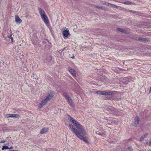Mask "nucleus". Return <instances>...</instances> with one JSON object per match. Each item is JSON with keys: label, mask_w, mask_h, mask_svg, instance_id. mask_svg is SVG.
<instances>
[{"label": "nucleus", "mask_w": 151, "mask_h": 151, "mask_svg": "<svg viewBox=\"0 0 151 151\" xmlns=\"http://www.w3.org/2000/svg\"><path fill=\"white\" fill-rule=\"evenodd\" d=\"M38 10L41 15V18L44 22L47 25L49 24V21L48 17L46 16L44 10L41 8H38Z\"/></svg>", "instance_id": "nucleus-1"}, {"label": "nucleus", "mask_w": 151, "mask_h": 151, "mask_svg": "<svg viewBox=\"0 0 151 151\" xmlns=\"http://www.w3.org/2000/svg\"><path fill=\"white\" fill-rule=\"evenodd\" d=\"M53 96V94L52 93H49L48 95L46 97L45 99H43L40 104L39 107L40 108H41L48 101L50 100Z\"/></svg>", "instance_id": "nucleus-2"}, {"label": "nucleus", "mask_w": 151, "mask_h": 151, "mask_svg": "<svg viewBox=\"0 0 151 151\" xmlns=\"http://www.w3.org/2000/svg\"><path fill=\"white\" fill-rule=\"evenodd\" d=\"M73 124L76 128H78L79 131L81 134H86V132H85L82 126L76 120L75 121L74 123H73Z\"/></svg>", "instance_id": "nucleus-3"}, {"label": "nucleus", "mask_w": 151, "mask_h": 151, "mask_svg": "<svg viewBox=\"0 0 151 151\" xmlns=\"http://www.w3.org/2000/svg\"><path fill=\"white\" fill-rule=\"evenodd\" d=\"M76 136L77 137H78L81 140H83L84 142H86V143H88V141L87 139H86V138L84 137L82 135H81V134L80 132H79L77 134Z\"/></svg>", "instance_id": "nucleus-4"}, {"label": "nucleus", "mask_w": 151, "mask_h": 151, "mask_svg": "<svg viewBox=\"0 0 151 151\" xmlns=\"http://www.w3.org/2000/svg\"><path fill=\"white\" fill-rule=\"evenodd\" d=\"M68 126L70 128V130L73 131L76 135L79 132L76 129L72 124H69Z\"/></svg>", "instance_id": "nucleus-5"}, {"label": "nucleus", "mask_w": 151, "mask_h": 151, "mask_svg": "<svg viewBox=\"0 0 151 151\" xmlns=\"http://www.w3.org/2000/svg\"><path fill=\"white\" fill-rule=\"evenodd\" d=\"M106 109L107 111L110 113L113 114L115 111L114 108L111 106L106 107Z\"/></svg>", "instance_id": "nucleus-6"}, {"label": "nucleus", "mask_w": 151, "mask_h": 151, "mask_svg": "<svg viewBox=\"0 0 151 151\" xmlns=\"http://www.w3.org/2000/svg\"><path fill=\"white\" fill-rule=\"evenodd\" d=\"M5 116L7 117H11L13 118H19V115L18 114H6L5 115Z\"/></svg>", "instance_id": "nucleus-7"}, {"label": "nucleus", "mask_w": 151, "mask_h": 151, "mask_svg": "<svg viewBox=\"0 0 151 151\" xmlns=\"http://www.w3.org/2000/svg\"><path fill=\"white\" fill-rule=\"evenodd\" d=\"M134 121L133 125L134 126L136 127L139 124V117L138 116H136L134 118Z\"/></svg>", "instance_id": "nucleus-8"}, {"label": "nucleus", "mask_w": 151, "mask_h": 151, "mask_svg": "<svg viewBox=\"0 0 151 151\" xmlns=\"http://www.w3.org/2000/svg\"><path fill=\"white\" fill-rule=\"evenodd\" d=\"M68 70L70 73L73 76H75L76 75V73L75 72V70L72 69L71 67H69L68 68Z\"/></svg>", "instance_id": "nucleus-9"}, {"label": "nucleus", "mask_w": 151, "mask_h": 151, "mask_svg": "<svg viewBox=\"0 0 151 151\" xmlns=\"http://www.w3.org/2000/svg\"><path fill=\"white\" fill-rule=\"evenodd\" d=\"M49 130L48 128L44 127L41 129L40 132V133L41 134H43L47 133Z\"/></svg>", "instance_id": "nucleus-10"}, {"label": "nucleus", "mask_w": 151, "mask_h": 151, "mask_svg": "<svg viewBox=\"0 0 151 151\" xmlns=\"http://www.w3.org/2000/svg\"><path fill=\"white\" fill-rule=\"evenodd\" d=\"M63 34L64 37H68L69 34V32L68 30H64L63 32Z\"/></svg>", "instance_id": "nucleus-11"}, {"label": "nucleus", "mask_w": 151, "mask_h": 151, "mask_svg": "<svg viewBox=\"0 0 151 151\" xmlns=\"http://www.w3.org/2000/svg\"><path fill=\"white\" fill-rule=\"evenodd\" d=\"M68 116L69 120L72 122L73 124L74 123L75 121H76V120L74 119L72 117L69 115H68Z\"/></svg>", "instance_id": "nucleus-12"}, {"label": "nucleus", "mask_w": 151, "mask_h": 151, "mask_svg": "<svg viewBox=\"0 0 151 151\" xmlns=\"http://www.w3.org/2000/svg\"><path fill=\"white\" fill-rule=\"evenodd\" d=\"M93 7H96L99 9H101L103 10H105L106 9L105 7H104L102 6H96L95 5H94L93 6Z\"/></svg>", "instance_id": "nucleus-13"}, {"label": "nucleus", "mask_w": 151, "mask_h": 151, "mask_svg": "<svg viewBox=\"0 0 151 151\" xmlns=\"http://www.w3.org/2000/svg\"><path fill=\"white\" fill-rule=\"evenodd\" d=\"M138 40L139 41L142 42H145L146 41H147V40H146V38L142 37L138 38Z\"/></svg>", "instance_id": "nucleus-14"}, {"label": "nucleus", "mask_w": 151, "mask_h": 151, "mask_svg": "<svg viewBox=\"0 0 151 151\" xmlns=\"http://www.w3.org/2000/svg\"><path fill=\"white\" fill-rule=\"evenodd\" d=\"M63 94V95L65 96L66 99L68 101L70 100V99H71L66 93L64 92Z\"/></svg>", "instance_id": "nucleus-15"}, {"label": "nucleus", "mask_w": 151, "mask_h": 151, "mask_svg": "<svg viewBox=\"0 0 151 151\" xmlns=\"http://www.w3.org/2000/svg\"><path fill=\"white\" fill-rule=\"evenodd\" d=\"M15 21L17 23H20L22 22V20L18 17H16Z\"/></svg>", "instance_id": "nucleus-16"}, {"label": "nucleus", "mask_w": 151, "mask_h": 151, "mask_svg": "<svg viewBox=\"0 0 151 151\" xmlns=\"http://www.w3.org/2000/svg\"><path fill=\"white\" fill-rule=\"evenodd\" d=\"M122 3L123 4H126V5H131L132 4H133V3L129 1L122 2Z\"/></svg>", "instance_id": "nucleus-17"}, {"label": "nucleus", "mask_w": 151, "mask_h": 151, "mask_svg": "<svg viewBox=\"0 0 151 151\" xmlns=\"http://www.w3.org/2000/svg\"><path fill=\"white\" fill-rule=\"evenodd\" d=\"M147 134H146L142 136L140 139V141H142L144 139V138H146L147 137Z\"/></svg>", "instance_id": "nucleus-18"}, {"label": "nucleus", "mask_w": 151, "mask_h": 151, "mask_svg": "<svg viewBox=\"0 0 151 151\" xmlns=\"http://www.w3.org/2000/svg\"><path fill=\"white\" fill-rule=\"evenodd\" d=\"M68 101L70 105L72 107H73L74 106V104H73V103L72 102L71 99H70V100H68Z\"/></svg>", "instance_id": "nucleus-19"}, {"label": "nucleus", "mask_w": 151, "mask_h": 151, "mask_svg": "<svg viewBox=\"0 0 151 151\" xmlns=\"http://www.w3.org/2000/svg\"><path fill=\"white\" fill-rule=\"evenodd\" d=\"M116 29L119 31V32H123V33H127L126 32V31H125V30H123V29H120V28H117Z\"/></svg>", "instance_id": "nucleus-20"}, {"label": "nucleus", "mask_w": 151, "mask_h": 151, "mask_svg": "<svg viewBox=\"0 0 151 151\" xmlns=\"http://www.w3.org/2000/svg\"><path fill=\"white\" fill-rule=\"evenodd\" d=\"M9 149V147L7 146L4 145H3V146L2 147V150H4V149L6 150V149Z\"/></svg>", "instance_id": "nucleus-21"}, {"label": "nucleus", "mask_w": 151, "mask_h": 151, "mask_svg": "<svg viewBox=\"0 0 151 151\" xmlns=\"http://www.w3.org/2000/svg\"><path fill=\"white\" fill-rule=\"evenodd\" d=\"M113 94V93L111 92H106V96L109 95L111 96Z\"/></svg>", "instance_id": "nucleus-22"}, {"label": "nucleus", "mask_w": 151, "mask_h": 151, "mask_svg": "<svg viewBox=\"0 0 151 151\" xmlns=\"http://www.w3.org/2000/svg\"><path fill=\"white\" fill-rule=\"evenodd\" d=\"M110 5L111 6H112L114 8H118V6H117L114 5V4H110Z\"/></svg>", "instance_id": "nucleus-23"}, {"label": "nucleus", "mask_w": 151, "mask_h": 151, "mask_svg": "<svg viewBox=\"0 0 151 151\" xmlns=\"http://www.w3.org/2000/svg\"><path fill=\"white\" fill-rule=\"evenodd\" d=\"M12 35H10V36L9 37V39H10L11 40V41L12 42H14L13 38L12 37Z\"/></svg>", "instance_id": "nucleus-24"}, {"label": "nucleus", "mask_w": 151, "mask_h": 151, "mask_svg": "<svg viewBox=\"0 0 151 151\" xmlns=\"http://www.w3.org/2000/svg\"><path fill=\"white\" fill-rule=\"evenodd\" d=\"M101 95L106 96V91H101Z\"/></svg>", "instance_id": "nucleus-25"}, {"label": "nucleus", "mask_w": 151, "mask_h": 151, "mask_svg": "<svg viewBox=\"0 0 151 151\" xmlns=\"http://www.w3.org/2000/svg\"><path fill=\"white\" fill-rule=\"evenodd\" d=\"M94 93L98 94L101 95V91H95Z\"/></svg>", "instance_id": "nucleus-26"}, {"label": "nucleus", "mask_w": 151, "mask_h": 151, "mask_svg": "<svg viewBox=\"0 0 151 151\" xmlns=\"http://www.w3.org/2000/svg\"><path fill=\"white\" fill-rule=\"evenodd\" d=\"M119 70H120V69L119 68H116L115 69V71H116V72L117 73H118L120 72Z\"/></svg>", "instance_id": "nucleus-27"}, {"label": "nucleus", "mask_w": 151, "mask_h": 151, "mask_svg": "<svg viewBox=\"0 0 151 151\" xmlns=\"http://www.w3.org/2000/svg\"><path fill=\"white\" fill-rule=\"evenodd\" d=\"M111 4H110L109 3L105 2V4H104L108 6H109V5H110Z\"/></svg>", "instance_id": "nucleus-28"}, {"label": "nucleus", "mask_w": 151, "mask_h": 151, "mask_svg": "<svg viewBox=\"0 0 151 151\" xmlns=\"http://www.w3.org/2000/svg\"><path fill=\"white\" fill-rule=\"evenodd\" d=\"M128 149L130 151H132V149L131 147H128Z\"/></svg>", "instance_id": "nucleus-29"}, {"label": "nucleus", "mask_w": 151, "mask_h": 151, "mask_svg": "<svg viewBox=\"0 0 151 151\" xmlns=\"http://www.w3.org/2000/svg\"><path fill=\"white\" fill-rule=\"evenodd\" d=\"M147 144L148 145H151V141L147 142Z\"/></svg>", "instance_id": "nucleus-30"}, {"label": "nucleus", "mask_w": 151, "mask_h": 151, "mask_svg": "<svg viewBox=\"0 0 151 151\" xmlns=\"http://www.w3.org/2000/svg\"><path fill=\"white\" fill-rule=\"evenodd\" d=\"M5 142V141L4 140H2L1 141V142L2 143H4Z\"/></svg>", "instance_id": "nucleus-31"}, {"label": "nucleus", "mask_w": 151, "mask_h": 151, "mask_svg": "<svg viewBox=\"0 0 151 151\" xmlns=\"http://www.w3.org/2000/svg\"><path fill=\"white\" fill-rule=\"evenodd\" d=\"M13 146H11V147L10 148H9V149H12L13 148Z\"/></svg>", "instance_id": "nucleus-32"}, {"label": "nucleus", "mask_w": 151, "mask_h": 151, "mask_svg": "<svg viewBox=\"0 0 151 151\" xmlns=\"http://www.w3.org/2000/svg\"><path fill=\"white\" fill-rule=\"evenodd\" d=\"M151 91V86L150 88V90L149 92L150 93Z\"/></svg>", "instance_id": "nucleus-33"}, {"label": "nucleus", "mask_w": 151, "mask_h": 151, "mask_svg": "<svg viewBox=\"0 0 151 151\" xmlns=\"http://www.w3.org/2000/svg\"><path fill=\"white\" fill-rule=\"evenodd\" d=\"M74 58V56H73H73L71 57V58Z\"/></svg>", "instance_id": "nucleus-34"}, {"label": "nucleus", "mask_w": 151, "mask_h": 151, "mask_svg": "<svg viewBox=\"0 0 151 151\" xmlns=\"http://www.w3.org/2000/svg\"><path fill=\"white\" fill-rule=\"evenodd\" d=\"M105 2H104V3H103V4H105Z\"/></svg>", "instance_id": "nucleus-35"}, {"label": "nucleus", "mask_w": 151, "mask_h": 151, "mask_svg": "<svg viewBox=\"0 0 151 151\" xmlns=\"http://www.w3.org/2000/svg\"><path fill=\"white\" fill-rule=\"evenodd\" d=\"M50 58H51V59H52V56H50Z\"/></svg>", "instance_id": "nucleus-36"}, {"label": "nucleus", "mask_w": 151, "mask_h": 151, "mask_svg": "<svg viewBox=\"0 0 151 151\" xmlns=\"http://www.w3.org/2000/svg\"><path fill=\"white\" fill-rule=\"evenodd\" d=\"M33 77H34V73H33Z\"/></svg>", "instance_id": "nucleus-37"}]
</instances>
